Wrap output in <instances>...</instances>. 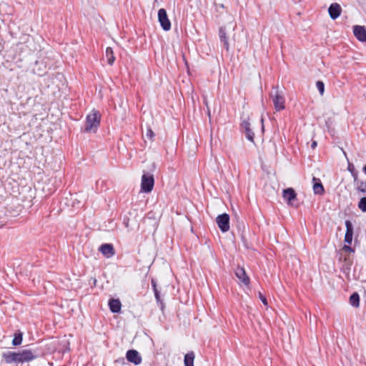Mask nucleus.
Segmentation results:
<instances>
[{"label": "nucleus", "instance_id": "13", "mask_svg": "<svg viewBox=\"0 0 366 366\" xmlns=\"http://www.w3.org/2000/svg\"><path fill=\"white\" fill-rule=\"evenodd\" d=\"M341 11V6L337 3L332 4L328 9V12L332 19H336L339 17Z\"/></svg>", "mask_w": 366, "mask_h": 366}, {"label": "nucleus", "instance_id": "32", "mask_svg": "<svg viewBox=\"0 0 366 366\" xmlns=\"http://www.w3.org/2000/svg\"><path fill=\"white\" fill-rule=\"evenodd\" d=\"M154 295H155V298L157 301V302H160L161 305H162V301L160 298V294H159V291H156L154 292Z\"/></svg>", "mask_w": 366, "mask_h": 366}, {"label": "nucleus", "instance_id": "1", "mask_svg": "<svg viewBox=\"0 0 366 366\" xmlns=\"http://www.w3.org/2000/svg\"><path fill=\"white\" fill-rule=\"evenodd\" d=\"M23 46L21 43L19 42L16 44L15 47H12L9 54V58H10L11 65L12 66L11 70H14L16 68L21 69L23 66V57L22 53Z\"/></svg>", "mask_w": 366, "mask_h": 366}, {"label": "nucleus", "instance_id": "25", "mask_svg": "<svg viewBox=\"0 0 366 366\" xmlns=\"http://www.w3.org/2000/svg\"><path fill=\"white\" fill-rule=\"evenodd\" d=\"M350 303L355 307H359L360 305V297L357 293H353L350 297Z\"/></svg>", "mask_w": 366, "mask_h": 366}, {"label": "nucleus", "instance_id": "17", "mask_svg": "<svg viewBox=\"0 0 366 366\" xmlns=\"http://www.w3.org/2000/svg\"><path fill=\"white\" fill-rule=\"evenodd\" d=\"M9 29L11 34L15 38H21L23 35V31H21L20 27L17 26L14 22L9 26Z\"/></svg>", "mask_w": 366, "mask_h": 366}, {"label": "nucleus", "instance_id": "8", "mask_svg": "<svg viewBox=\"0 0 366 366\" xmlns=\"http://www.w3.org/2000/svg\"><path fill=\"white\" fill-rule=\"evenodd\" d=\"M158 19L161 26L164 31H169L171 29V23L168 19L167 11L164 9H160L158 11Z\"/></svg>", "mask_w": 366, "mask_h": 366}, {"label": "nucleus", "instance_id": "9", "mask_svg": "<svg viewBox=\"0 0 366 366\" xmlns=\"http://www.w3.org/2000/svg\"><path fill=\"white\" fill-rule=\"evenodd\" d=\"M126 358L129 362L134 364L135 365L141 364L142 360L140 354L135 350H128L126 354Z\"/></svg>", "mask_w": 366, "mask_h": 366}, {"label": "nucleus", "instance_id": "4", "mask_svg": "<svg viewBox=\"0 0 366 366\" xmlns=\"http://www.w3.org/2000/svg\"><path fill=\"white\" fill-rule=\"evenodd\" d=\"M270 97L272 100L276 111L279 112L285 109V97L282 92H280L277 87H274L270 93Z\"/></svg>", "mask_w": 366, "mask_h": 366}, {"label": "nucleus", "instance_id": "22", "mask_svg": "<svg viewBox=\"0 0 366 366\" xmlns=\"http://www.w3.org/2000/svg\"><path fill=\"white\" fill-rule=\"evenodd\" d=\"M219 38L221 41L224 43V46L227 49V51L229 50V42L227 37L226 36L225 29L222 27L219 29Z\"/></svg>", "mask_w": 366, "mask_h": 366}, {"label": "nucleus", "instance_id": "7", "mask_svg": "<svg viewBox=\"0 0 366 366\" xmlns=\"http://www.w3.org/2000/svg\"><path fill=\"white\" fill-rule=\"evenodd\" d=\"M216 222L222 232H226L229 229V216L226 214H222L217 217Z\"/></svg>", "mask_w": 366, "mask_h": 366}, {"label": "nucleus", "instance_id": "24", "mask_svg": "<svg viewBox=\"0 0 366 366\" xmlns=\"http://www.w3.org/2000/svg\"><path fill=\"white\" fill-rule=\"evenodd\" d=\"M39 355L37 352H33L31 350L24 349V361H30Z\"/></svg>", "mask_w": 366, "mask_h": 366}, {"label": "nucleus", "instance_id": "12", "mask_svg": "<svg viewBox=\"0 0 366 366\" xmlns=\"http://www.w3.org/2000/svg\"><path fill=\"white\" fill-rule=\"evenodd\" d=\"M99 250L107 258H110L115 254L114 248L112 244H103L100 246Z\"/></svg>", "mask_w": 366, "mask_h": 366}, {"label": "nucleus", "instance_id": "27", "mask_svg": "<svg viewBox=\"0 0 366 366\" xmlns=\"http://www.w3.org/2000/svg\"><path fill=\"white\" fill-rule=\"evenodd\" d=\"M358 208L363 212H366V197L360 199L358 203Z\"/></svg>", "mask_w": 366, "mask_h": 366}, {"label": "nucleus", "instance_id": "18", "mask_svg": "<svg viewBox=\"0 0 366 366\" xmlns=\"http://www.w3.org/2000/svg\"><path fill=\"white\" fill-rule=\"evenodd\" d=\"M242 128L245 131L247 138L249 141L253 142L254 141V132L250 129L249 123L247 122H244L242 123Z\"/></svg>", "mask_w": 366, "mask_h": 366}, {"label": "nucleus", "instance_id": "30", "mask_svg": "<svg viewBox=\"0 0 366 366\" xmlns=\"http://www.w3.org/2000/svg\"><path fill=\"white\" fill-rule=\"evenodd\" d=\"M353 169H354L353 165L352 164L349 163L348 164V170L352 173V176L354 177L355 181H356L357 174L353 172Z\"/></svg>", "mask_w": 366, "mask_h": 366}, {"label": "nucleus", "instance_id": "20", "mask_svg": "<svg viewBox=\"0 0 366 366\" xmlns=\"http://www.w3.org/2000/svg\"><path fill=\"white\" fill-rule=\"evenodd\" d=\"M194 352L187 353L184 360V366H194Z\"/></svg>", "mask_w": 366, "mask_h": 366}, {"label": "nucleus", "instance_id": "15", "mask_svg": "<svg viewBox=\"0 0 366 366\" xmlns=\"http://www.w3.org/2000/svg\"><path fill=\"white\" fill-rule=\"evenodd\" d=\"M346 232L345 235V242L351 244L353 236V225L350 220L345 221Z\"/></svg>", "mask_w": 366, "mask_h": 366}, {"label": "nucleus", "instance_id": "28", "mask_svg": "<svg viewBox=\"0 0 366 366\" xmlns=\"http://www.w3.org/2000/svg\"><path fill=\"white\" fill-rule=\"evenodd\" d=\"M316 86L318 89V91L320 92V94L321 95H322L325 92V84L322 81H317V83H316Z\"/></svg>", "mask_w": 366, "mask_h": 366}, {"label": "nucleus", "instance_id": "5", "mask_svg": "<svg viewBox=\"0 0 366 366\" xmlns=\"http://www.w3.org/2000/svg\"><path fill=\"white\" fill-rule=\"evenodd\" d=\"M154 184V176L149 173H144L142 177L141 191L149 193L153 189Z\"/></svg>", "mask_w": 366, "mask_h": 366}, {"label": "nucleus", "instance_id": "19", "mask_svg": "<svg viewBox=\"0 0 366 366\" xmlns=\"http://www.w3.org/2000/svg\"><path fill=\"white\" fill-rule=\"evenodd\" d=\"M109 308L112 312H119L121 310V302L119 300H111L109 302Z\"/></svg>", "mask_w": 366, "mask_h": 366}, {"label": "nucleus", "instance_id": "10", "mask_svg": "<svg viewBox=\"0 0 366 366\" xmlns=\"http://www.w3.org/2000/svg\"><path fill=\"white\" fill-rule=\"evenodd\" d=\"M297 194L292 188H287L283 191V198L287 201V204L292 206L295 205V200L296 199ZM295 206H297L295 204Z\"/></svg>", "mask_w": 366, "mask_h": 366}, {"label": "nucleus", "instance_id": "6", "mask_svg": "<svg viewBox=\"0 0 366 366\" xmlns=\"http://www.w3.org/2000/svg\"><path fill=\"white\" fill-rule=\"evenodd\" d=\"M48 59H40L35 61L32 68L33 72L39 76H42L46 72Z\"/></svg>", "mask_w": 366, "mask_h": 366}, {"label": "nucleus", "instance_id": "21", "mask_svg": "<svg viewBox=\"0 0 366 366\" xmlns=\"http://www.w3.org/2000/svg\"><path fill=\"white\" fill-rule=\"evenodd\" d=\"M23 340V332L21 330H18L14 335L12 340V345L14 346H19L21 344Z\"/></svg>", "mask_w": 366, "mask_h": 366}, {"label": "nucleus", "instance_id": "35", "mask_svg": "<svg viewBox=\"0 0 366 366\" xmlns=\"http://www.w3.org/2000/svg\"><path fill=\"white\" fill-rule=\"evenodd\" d=\"M316 146H317V142H313L312 143L311 147H312V149H315V148L316 147Z\"/></svg>", "mask_w": 366, "mask_h": 366}, {"label": "nucleus", "instance_id": "29", "mask_svg": "<svg viewBox=\"0 0 366 366\" xmlns=\"http://www.w3.org/2000/svg\"><path fill=\"white\" fill-rule=\"evenodd\" d=\"M154 136V132L152 130L151 128L148 127L147 129V132L145 133V137L149 139V140H152L153 137Z\"/></svg>", "mask_w": 366, "mask_h": 366}, {"label": "nucleus", "instance_id": "14", "mask_svg": "<svg viewBox=\"0 0 366 366\" xmlns=\"http://www.w3.org/2000/svg\"><path fill=\"white\" fill-rule=\"evenodd\" d=\"M235 275L245 285H249V278L247 275L246 272L243 267H237L235 270Z\"/></svg>", "mask_w": 366, "mask_h": 366}, {"label": "nucleus", "instance_id": "23", "mask_svg": "<svg viewBox=\"0 0 366 366\" xmlns=\"http://www.w3.org/2000/svg\"><path fill=\"white\" fill-rule=\"evenodd\" d=\"M105 55L107 60V63L109 65H112L115 60L113 49L111 47H107L106 49Z\"/></svg>", "mask_w": 366, "mask_h": 366}, {"label": "nucleus", "instance_id": "37", "mask_svg": "<svg viewBox=\"0 0 366 366\" xmlns=\"http://www.w3.org/2000/svg\"><path fill=\"white\" fill-rule=\"evenodd\" d=\"M29 41V38L26 39V43H28Z\"/></svg>", "mask_w": 366, "mask_h": 366}, {"label": "nucleus", "instance_id": "36", "mask_svg": "<svg viewBox=\"0 0 366 366\" xmlns=\"http://www.w3.org/2000/svg\"><path fill=\"white\" fill-rule=\"evenodd\" d=\"M362 171L366 174V164L363 167Z\"/></svg>", "mask_w": 366, "mask_h": 366}, {"label": "nucleus", "instance_id": "33", "mask_svg": "<svg viewBox=\"0 0 366 366\" xmlns=\"http://www.w3.org/2000/svg\"><path fill=\"white\" fill-rule=\"evenodd\" d=\"M152 286L154 292H155L156 291H158L157 283L154 280H152Z\"/></svg>", "mask_w": 366, "mask_h": 366}, {"label": "nucleus", "instance_id": "2", "mask_svg": "<svg viewBox=\"0 0 366 366\" xmlns=\"http://www.w3.org/2000/svg\"><path fill=\"white\" fill-rule=\"evenodd\" d=\"M101 115L99 112L93 110L87 115L84 131L86 132H95L100 124Z\"/></svg>", "mask_w": 366, "mask_h": 366}, {"label": "nucleus", "instance_id": "31", "mask_svg": "<svg viewBox=\"0 0 366 366\" xmlns=\"http://www.w3.org/2000/svg\"><path fill=\"white\" fill-rule=\"evenodd\" d=\"M259 297L264 305H267V299L261 292H259Z\"/></svg>", "mask_w": 366, "mask_h": 366}, {"label": "nucleus", "instance_id": "26", "mask_svg": "<svg viewBox=\"0 0 366 366\" xmlns=\"http://www.w3.org/2000/svg\"><path fill=\"white\" fill-rule=\"evenodd\" d=\"M356 182V189L358 192L366 193V181H355Z\"/></svg>", "mask_w": 366, "mask_h": 366}, {"label": "nucleus", "instance_id": "11", "mask_svg": "<svg viewBox=\"0 0 366 366\" xmlns=\"http://www.w3.org/2000/svg\"><path fill=\"white\" fill-rule=\"evenodd\" d=\"M353 33L355 37L360 41L366 42V29L363 26H354Z\"/></svg>", "mask_w": 366, "mask_h": 366}, {"label": "nucleus", "instance_id": "16", "mask_svg": "<svg viewBox=\"0 0 366 366\" xmlns=\"http://www.w3.org/2000/svg\"><path fill=\"white\" fill-rule=\"evenodd\" d=\"M313 191L315 194H322L325 192L324 187L320 180L316 177H313Z\"/></svg>", "mask_w": 366, "mask_h": 366}, {"label": "nucleus", "instance_id": "3", "mask_svg": "<svg viewBox=\"0 0 366 366\" xmlns=\"http://www.w3.org/2000/svg\"><path fill=\"white\" fill-rule=\"evenodd\" d=\"M2 360L10 365L23 364V351H7L2 354Z\"/></svg>", "mask_w": 366, "mask_h": 366}, {"label": "nucleus", "instance_id": "34", "mask_svg": "<svg viewBox=\"0 0 366 366\" xmlns=\"http://www.w3.org/2000/svg\"><path fill=\"white\" fill-rule=\"evenodd\" d=\"M343 249L346 252H353L352 249L348 245H345Z\"/></svg>", "mask_w": 366, "mask_h": 366}]
</instances>
